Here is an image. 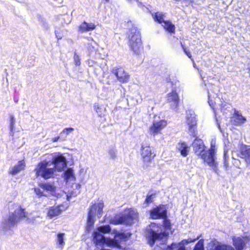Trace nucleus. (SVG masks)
<instances>
[{
  "label": "nucleus",
  "mask_w": 250,
  "mask_h": 250,
  "mask_svg": "<svg viewBox=\"0 0 250 250\" xmlns=\"http://www.w3.org/2000/svg\"><path fill=\"white\" fill-rule=\"evenodd\" d=\"M104 0L107 2V1H108L109 0Z\"/></svg>",
  "instance_id": "nucleus-50"
},
{
  "label": "nucleus",
  "mask_w": 250,
  "mask_h": 250,
  "mask_svg": "<svg viewBox=\"0 0 250 250\" xmlns=\"http://www.w3.org/2000/svg\"><path fill=\"white\" fill-rule=\"evenodd\" d=\"M154 198L155 194H151L149 195H147L145 201V203L149 204L152 203L153 201Z\"/></svg>",
  "instance_id": "nucleus-38"
},
{
  "label": "nucleus",
  "mask_w": 250,
  "mask_h": 250,
  "mask_svg": "<svg viewBox=\"0 0 250 250\" xmlns=\"http://www.w3.org/2000/svg\"><path fill=\"white\" fill-rule=\"evenodd\" d=\"M238 155L244 159L250 164V146L246 145L241 144L239 146Z\"/></svg>",
  "instance_id": "nucleus-16"
},
{
  "label": "nucleus",
  "mask_w": 250,
  "mask_h": 250,
  "mask_svg": "<svg viewBox=\"0 0 250 250\" xmlns=\"http://www.w3.org/2000/svg\"><path fill=\"white\" fill-rule=\"evenodd\" d=\"M74 129L72 127H66L64 128L61 132V135L67 136L72 133Z\"/></svg>",
  "instance_id": "nucleus-35"
},
{
  "label": "nucleus",
  "mask_w": 250,
  "mask_h": 250,
  "mask_svg": "<svg viewBox=\"0 0 250 250\" xmlns=\"http://www.w3.org/2000/svg\"><path fill=\"white\" fill-rule=\"evenodd\" d=\"M67 199L68 200V199H69V197L68 195H67Z\"/></svg>",
  "instance_id": "nucleus-48"
},
{
  "label": "nucleus",
  "mask_w": 250,
  "mask_h": 250,
  "mask_svg": "<svg viewBox=\"0 0 250 250\" xmlns=\"http://www.w3.org/2000/svg\"><path fill=\"white\" fill-rule=\"evenodd\" d=\"M74 59L75 61V64L76 65H80L81 64L80 58L79 55L77 54H75L74 56Z\"/></svg>",
  "instance_id": "nucleus-40"
},
{
  "label": "nucleus",
  "mask_w": 250,
  "mask_h": 250,
  "mask_svg": "<svg viewBox=\"0 0 250 250\" xmlns=\"http://www.w3.org/2000/svg\"><path fill=\"white\" fill-rule=\"evenodd\" d=\"M193 66H194V67H196V66H195V64L194 63V64H193Z\"/></svg>",
  "instance_id": "nucleus-49"
},
{
  "label": "nucleus",
  "mask_w": 250,
  "mask_h": 250,
  "mask_svg": "<svg viewBox=\"0 0 250 250\" xmlns=\"http://www.w3.org/2000/svg\"><path fill=\"white\" fill-rule=\"evenodd\" d=\"M138 218V213L135 209L129 208L126 209L122 215H117L110 221L114 225L125 224L132 225Z\"/></svg>",
  "instance_id": "nucleus-3"
},
{
  "label": "nucleus",
  "mask_w": 250,
  "mask_h": 250,
  "mask_svg": "<svg viewBox=\"0 0 250 250\" xmlns=\"http://www.w3.org/2000/svg\"><path fill=\"white\" fill-rule=\"evenodd\" d=\"M183 49H184V51L185 52V53L186 54V55L187 54V53H188V51L186 49V48H185V47H183Z\"/></svg>",
  "instance_id": "nucleus-43"
},
{
  "label": "nucleus",
  "mask_w": 250,
  "mask_h": 250,
  "mask_svg": "<svg viewBox=\"0 0 250 250\" xmlns=\"http://www.w3.org/2000/svg\"><path fill=\"white\" fill-rule=\"evenodd\" d=\"M33 189L35 193L38 197H41L45 195L43 191H42V190L39 188H34Z\"/></svg>",
  "instance_id": "nucleus-37"
},
{
  "label": "nucleus",
  "mask_w": 250,
  "mask_h": 250,
  "mask_svg": "<svg viewBox=\"0 0 250 250\" xmlns=\"http://www.w3.org/2000/svg\"><path fill=\"white\" fill-rule=\"evenodd\" d=\"M108 153V155H109V157H110V158H111L112 159H114L116 158L117 151L114 148H110L109 150Z\"/></svg>",
  "instance_id": "nucleus-36"
},
{
  "label": "nucleus",
  "mask_w": 250,
  "mask_h": 250,
  "mask_svg": "<svg viewBox=\"0 0 250 250\" xmlns=\"http://www.w3.org/2000/svg\"><path fill=\"white\" fill-rule=\"evenodd\" d=\"M17 222L9 213L8 216L4 217L0 222V229L3 230H8L14 226Z\"/></svg>",
  "instance_id": "nucleus-13"
},
{
  "label": "nucleus",
  "mask_w": 250,
  "mask_h": 250,
  "mask_svg": "<svg viewBox=\"0 0 250 250\" xmlns=\"http://www.w3.org/2000/svg\"><path fill=\"white\" fill-rule=\"evenodd\" d=\"M180 99L176 90H172L167 95V101L172 108H176L179 104Z\"/></svg>",
  "instance_id": "nucleus-15"
},
{
  "label": "nucleus",
  "mask_w": 250,
  "mask_h": 250,
  "mask_svg": "<svg viewBox=\"0 0 250 250\" xmlns=\"http://www.w3.org/2000/svg\"><path fill=\"white\" fill-rule=\"evenodd\" d=\"M225 166H226V167H227V163H226V161L225 162Z\"/></svg>",
  "instance_id": "nucleus-47"
},
{
  "label": "nucleus",
  "mask_w": 250,
  "mask_h": 250,
  "mask_svg": "<svg viewBox=\"0 0 250 250\" xmlns=\"http://www.w3.org/2000/svg\"><path fill=\"white\" fill-rule=\"evenodd\" d=\"M118 80L122 83H126L129 79V75L121 68L116 69L114 72Z\"/></svg>",
  "instance_id": "nucleus-22"
},
{
  "label": "nucleus",
  "mask_w": 250,
  "mask_h": 250,
  "mask_svg": "<svg viewBox=\"0 0 250 250\" xmlns=\"http://www.w3.org/2000/svg\"><path fill=\"white\" fill-rule=\"evenodd\" d=\"M171 229V223L169 220L165 219L163 221V225L151 223L146 229V234L152 238L149 242L150 245H153L155 241L165 242L169 235Z\"/></svg>",
  "instance_id": "nucleus-2"
},
{
  "label": "nucleus",
  "mask_w": 250,
  "mask_h": 250,
  "mask_svg": "<svg viewBox=\"0 0 250 250\" xmlns=\"http://www.w3.org/2000/svg\"><path fill=\"white\" fill-rule=\"evenodd\" d=\"M193 150L195 153L199 156L203 155V153L205 149V146L202 140L195 139L193 144Z\"/></svg>",
  "instance_id": "nucleus-17"
},
{
  "label": "nucleus",
  "mask_w": 250,
  "mask_h": 250,
  "mask_svg": "<svg viewBox=\"0 0 250 250\" xmlns=\"http://www.w3.org/2000/svg\"><path fill=\"white\" fill-rule=\"evenodd\" d=\"M154 20L159 23L162 24L163 21H165V15L161 12H157L152 15Z\"/></svg>",
  "instance_id": "nucleus-29"
},
{
  "label": "nucleus",
  "mask_w": 250,
  "mask_h": 250,
  "mask_svg": "<svg viewBox=\"0 0 250 250\" xmlns=\"http://www.w3.org/2000/svg\"><path fill=\"white\" fill-rule=\"evenodd\" d=\"M216 141L215 139H212L210 142V147L208 152L215 154L216 151Z\"/></svg>",
  "instance_id": "nucleus-32"
},
{
  "label": "nucleus",
  "mask_w": 250,
  "mask_h": 250,
  "mask_svg": "<svg viewBox=\"0 0 250 250\" xmlns=\"http://www.w3.org/2000/svg\"><path fill=\"white\" fill-rule=\"evenodd\" d=\"M63 209V207L62 206H57L51 207L48 209L47 217L49 219H52L58 216L61 213Z\"/></svg>",
  "instance_id": "nucleus-19"
},
{
  "label": "nucleus",
  "mask_w": 250,
  "mask_h": 250,
  "mask_svg": "<svg viewBox=\"0 0 250 250\" xmlns=\"http://www.w3.org/2000/svg\"><path fill=\"white\" fill-rule=\"evenodd\" d=\"M56 36H57V38H58V39H62V37L61 36H58L57 35H56Z\"/></svg>",
  "instance_id": "nucleus-46"
},
{
  "label": "nucleus",
  "mask_w": 250,
  "mask_h": 250,
  "mask_svg": "<svg viewBox=\"0 0 250 250\" xmlns=\"http://www.w3.org/2000/svg\"><path fill=\"white\" fill-rule=\"evenodd\" d=\"M189 147L185 142L180 141L176 146V151L183 157H186L189 152Z\"/></svg>",
  "instance_id": "nucleus-18"
},
{
  "label": "nucleus",
  "mask_w": 250,
  "mask_h": 250,
  "mask_svg": "<svg viewBox=\"0 0 250 250\" xmlns=\"http://www.w3.org/2000/svg\"><path fill=\"white\" fill-rule=\"evenodd\" d=\"M167 122L165 120H154L148 127L147 132L151 136H155L161 133L162 130L167 126Z\"/></svg>",
  "instance_id": "nucleus-7"
},
{
  "label": "nucleus",
  "mask_w": 250,
  "mask_h": 250,
  "mask_svg": "<svg viewBox=\"0 0 250 250\" xmlns=\"http://www.w3.org/2000/svg\"><path fill=\"white\" fill-rule=\"evenodd\" d=\"M63 177L67 181L69 180H74L75 176L73 169L71 168L67 169L64 174Z\"/></svg>",
  "instance_id": "nucleus-31"
},
{
  "label": "nucleus",
  "mask_w": 250,
  "mask_h": 250,
  "mask_svg": "<svg viewBox=\"0 0 250 250\" xmlns=\"http://www.w3.org/2000/svg\"><path fill=\"white\" fill-rule=\"evenodd\" d=\"M162 25L168 32L174 33L175 31V26L169 21H163Z\"/></svg>",
  "instance_id": "nucleus-26"
},
{
  "label": "nucleus",
  "mask_w": 250,
  "mask_h": 250,
  "mask_svg": "<svg viewBox=\"0 0 250 250\" xmlns=\"http://www.w3.org/2000/svg\"><path fill=\"white\" fill-rule=\"evenodd\" d=\"M64 233H61L58 234L57 239L58 245L62 246L64 244Z\"/></svg>",
  "instance_id": "nucleus-34"
},
{
  "label": "nucleus",
  "mask_w": 250,
  "mask_h": 250,
  "mask_svg": "<svg viewBox=\"0 0 250 250\" xmlns=\"http://www.w3.org/2000/svg\"><path fill=\"white\" fill-rule=\"evenodd\" d=\"M201 158L209 167H211L214 171H217V163L215 161V154L207 151L203 153Z\"/></svg>",
  "instance_id": "nucleus-12"
},
{
  "label": "nucleus",
  "mask_w": 250,
  "mask_h": 250,
  "mask_svg": "<svg viewBox=\"0 0 250 250\" xmlns=\"http://www.w3.org/2000/svg\"><path fill=\"white\" fill-rule=\"evenodd\" d=\"M247 69L249 71V73L250 74V62L248 64V66Z\"/></svg>",
  "instance_id": "nucleus-42"
},
{
  "label": "nucleus",
  "mask_w": 250,
  "mask_h": 250,
  "mask_svg": "<svg viewBox=\"0 0 250 250\" xmlns=\"http://www.w3.org/2000/svg\"><path fill=\"white\" fill-rule=\"evenodd\" d=\"M93 235V241L96 245L105 246L114 249H121L119 241L128 236V234L121 233L115 229L111 231L109 225L97 227Z\"/></svg>",
  "instance_id": "nucleus-1"
},
{
  "label": "nucleus",
  "mask_w": 250,
  "mask_h": 250,
  "mask_svg": "<svg viewBox=\"0 0 250 250\" xmlns=\"http://www.w3.org/2000/svg\"><path fill=\"white\" fill-rule=\"evenodd\" d=\"M210 250H229V246L224 245L216 241L213 240L208 244V247Z\"/></svg>",
  "instance_id": "nucleus-20"
},
{
  "label": "nucleus",
  "mask_w": 250,
  "mask_h": 250,
  "mask_svg": "<svg viewBox=\"0 0 250 250\" xmlns=\"http://www.w3.org/2000/svg\"><path fill=\"white\" fill-rule=\"evenodd\" d=\"M15 210L13 212L10 213L17 223L21 219L27 218V220L29 223H34V219H30L29 218V213L25 211V209L21 206L15 205Z\"/></svg>",
  "instance_id": "nucleus-8"
},
{
  "label": "nucleus",
  "mask_w": 250,
  "mask_h": 250,
  "mask_svg": "<svg viewBox=\"0 0 250 250\" xmlns=\"http://www.w3.org/2000/svg\"><path fill=\"white\" fill-rule=\"evenodd\" d=\"M35 171L37 176H41L44 179L53 178L57 175L53 167L52 162L46 160L39 163Z\"/></svg>",
  "instance_id": "nucleus-4"
},
{
  "label": "nucleus",
  "mask_w": 250,
  "mask_h": 250,
  "mask_svg": "<svg viewBox=\"0 0 250 250\" xmlns=\"http://www.w3.org/2000/svg\"><path fill=\"white\" fill-rule=\"evenodd\" d=\"M193 250H204V240L200 239L195 246Z\"/></svg>",
  "instance_id": "nucleus-33"
},
{
  "label": "nucleus",
  "mask_w": 250,
  "mask_h": 250,
  "mask_svg": "<svg viewBox=\"0 0 250 250\" xmlns=\"http://www.w3.org/2000/svg\"><path fill=\"white\" fill-rule=\"evenodd\" d=\"M10 128L11 130H13L14 128L15 124L16 122V120L15 117L13 115H10Z\"/></svg>",
  "instance_id": "nucleus-39"
},
{
  "label": "nucleus",
  "mask_w": 250,
  "mask_h": 250,
  "mask_svg": "<svg viewBox=\"0 0 250 250\" xmlns=\"http://www.w3.org/2000/svg\"><path fill=\"white\" fill-rule=\"evenodd\" d=\"M224 155H225V158L226 159V156H225L226 154H224Z\"/></svg>",
  "instance_id": "nucleus-51"
},
{
  "label": "nucleus",
  "mask_w": 250,
  "mask_h": 250,
  "mask_svg": "<svg viewBox=\"0 0 250 250\" xmlns=\"http://www.w3.org/2000/svg\"><path fill=\"white\" fill-rule=\"evenodd\" d=\"M250 242V236H244L235 238V250H242L246 244Z\"/></svg>",
  "instance_id": "nucleus-21"
},
{
  "label": "nucleus",
  "mask_w": 250,
  "mask_h": 250,
  "mask_svg": "<svg viewBox=\"0 0 250 250\" xmlns=\"http://www.w3.org/2000/svg\"><path fill=\"white\" fill-rule=\"evenodd\" d=\"M150 217L153 219L165 218L167 216V209L164 206H159L152 208L149 211Z\"/></svg>",
  "instance_id": "nucleus-11"
},
{
  "label": "nucleus",
  "mask_w": 250,
  "mask_h": 250,
  "mask_svg": "<svg viewBox=\"0 0 250 250\" xmlns=\"http://www.w3.org/2000/svg\"><path fill=\"white\" fill-rule=\"evenodd\" d=\"M187 55L189 58H191V55L190 54V52H188V53H187Z\"/></svg>",
  "instance_id": "nucleus-45"
},
{
  "label": "nucleus",
  "mask_w": 250,
  "mask_h": 250,
  "mask_svg": "<svg viewBox=\"0 0 250 250\" xmlns=\"http://www.w3.org/2000/svg\"><path fill=\"white\" fill-rule=\"evenodd\" d=\"M60 137L59 136L58 137H55V138H53L52 139V141L53 142H56L58 141V140L59 139Z\"/></svg>",
  "instance_id": "nucleus-41"
},
{
  "label": "nucleus",
  "mask_w": 250,
  "mask_h": 250,
  "mask_svg": "<svg viewBox=\"0 0 250 250\" xmlns=\"http://www.w3.org/2000/svg\"><path fill=\"white\" fill-rule=\"evenodd\" d=\"M104 204L102 200H97L92 203L89 208L86 229L89 230L94 226L95 218L100 217L103 212Z\"/></svg>",
  "instance_id": "nucleus-5"
},
{
  "label": "nucleus",
  "mask_w": 250,
  "mask_h": 250,
  "mask_svg": "<svg viewBox=\"0 0 250 250\" xmlns=\"http://www.w3.org/2000/svg\"><path fill=\"white\" fill-rule=\"evenodd\" d=\"M200 236L195 239L188 238L187 239H184L179 243H174L171 245L170 249L172 250H185L187 248V246L190 243L194 242L199 239Z\"/></svg>",
  "instance_id": "nucleus-14"
},
{
  "label": "nucleus",
  "mask_w": 250,
  "mask_h": 250,
  "mask_svg": "<svg viewBox=\"0 0 250 250\" xmlns=\"http://www.w3.org/2000/svg\"><path fill=\"white\" fill-rule=\"evenodd\" d=\"M96 28V25L93 23L83 22L79 27V31L82 32L93 30Z\"/></svg>",
  "instance_id": "nucleus-25"
},
{
  "label": "nucleus",
  "mask_w": 250,
  "mask_h": 250,
  "mask_svg": "<svg viewBox=\"0 0 250 250\" xmlns=\"http://www.w3.org/2000/svg\"><path fill=\"white\" fill-rule=\"evenodd\" d=\"M94 109L100 116H103L106 112V109L105 107L102 104H94Z\"/></svg>",
  "instance_id": "nucleus-28"
},
{
  "label": "nucleus",
  "mask_w": 250,
  "mask_h": 250,
  "mask_svg": "<svg viewBox=\"0 0 250 250\" xmlns=\"http://www.w3.org/2000/svg\"><path fill=\"white\" fill-rule=\"evenodd\" d=\"M187 123L189 125V129L191 130L196 125V120L195 114L192 111H189L187 113Z\"/></svg>",
  "instance_id": "nucleus-24"
},
{
  "label": "nucleus",
  "mask_w": 250,
  "mask_h": 250,
  "mask_svg": "<svg viewBox=\"0 0 250 250\" xmlns=\"http://www.w3.org/2000/svg\"><path fill=\"white\" fill-rule=\"evenodd\" d=\"M129 43L132 49L137 52L141 46L140 33L135 27L132 28L128 34Z\"/></svg>",
  "instance_id": "nucleus-6"
},
{
  "label": "nucleus",
  "mask_w": 250,
  "mask_h": 250,
  "mask_svg": "<svg viewBox=\"0 0 250 250\" xmlns=\"http://www.w3.org/2000/svg\"><path fill=\"white\" fill-rule=\"evenodd\" d=\"M187 55L189 58H191V55L190 54V52H188V53H187Z\"/></svg>",
  "instance_id": "nucleus-44"
},
{
  "label": "nucleus",
  "mask_w": 250,
  "mask_h": 250,
  "mask_svg": "<svg viewBox=\"0 0 250 250\" xmlns=\"http://www.w3.org/2000/svg\"><path fill=\"white\" fill-rule=\"evenodd\" d=\"M51 162L56 173L63 171L67 167L66 158L62 154L55 156Z\"/></svg>",
  "instance_id": "nucleus-10"
},
{
  "label": "nucleus",
  "mask_w": 250,
  "mask_h": 250,
  "mask_svg": "<svg viewBox=\"0 0 250 250\" xmlns=\"http://www.w3.org/2000/svg\"><path fill=\"white\" fill-rule=\"evenodd\" d=\"M247 121L245 117H243L238 111H235V125H241Z\"/></svg>",
  "instance_id": "nucleus-27"
},
{
  "label": "nucleus",
  "mask_w": 250,
  "mask_h": 250,
  "mask_svg": "<svg viewBox=\"0 0 250 250\" xmlns=\"http://www.w3.org/2000/svg\"><path fill=\"white\" fill-rule=\"evenodd\" d=\"M25 167V163L24 160L20 161L17 165L10 169L9 173L11 175H15L23 171Z\"/></svg>",
  "instance_id": "nucleus-23"
},
{
  "label": "nucleus",
  "mask_w": 250,
  "mask_h": 250,
  "mask_svg": "<svg viewBox=\"0 0 250 250\" xmlns=\"http://www.w3.org/2000/svg\"><path fill=\"white\" fill-rule=\"evenodd\" d=\"M39 186L42 189L47 191L54 192L56 190V187L53 185L49 183L40 184Z\"/></svg>",
  "instance_id": "nucleus-30"
},
{
  "label": "nucleus",
  "mask_w": 250,
  "mask_h": 250,
  "mask_svg": "<svg viewBox=\"0 0 250 250\" xmlns=\"http://www.w3.org/2000/svg\"><path fill=\"white\" fill-rule=\"evenodd\" d=\"M140 153L144 163L150 162L155 156L154 152L148 145H143L141 146Z\"/></svg>",
  "instance_id": "nucleus-9"
}]
</instances>
